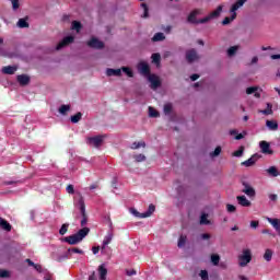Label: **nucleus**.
I'll return each instance as SVG.
<instances>
[{
    "label": "nucleus",
    "mask_w": 280,
    "mask_h": 280,
    "mask_svg": "<svg viewBox=\"0 0 280 280\" xmlns=\"http://www.w3.org/2000/svg\"><path fill=\"white\" fill-rule=\"evenodd\" d=\"M221 13H222V5H219L217 8V10L212 11L208 16L198 20L197 16L199 14H202V11L200 9H196L192 12H190V14L188 15L187 22L192 23V25H200V24L209 23V21H211V19L218 18V15Z\"/></svg>",
    "instance_id": "obj_1"
},
{
    "label": "nucleus",
    "mask_w": 280,
    "mask_h": 280,
    "mask_svg": "<svg viewBox=\"0 0 280 280\" xmlns=\"http://www.w3.org/2000/svg\"><path fill=\"white\" fill-rule=\"evenodd\" d=\"M90 231L91 230L89 228H83L79 230V233L66 237L65 242L72 246H74L75 244H80V242H82V240H84L89 235Z\"/></svg>",
    "instance_id": "obj_2"
},
{
    "label": "nucleus",
    "mask_w": 280,
    "mask_h": 280,
    "mask_svg": "<svg viewBox=\"0 0 280 280\" xmlns=\"http://www.w3.org/2000/svg\"><path fill=\"white\" fill-rule=\"evenodd\" d=\"M247 0H237L231 8L230 12H231V16H226L223 21H222V25H229L230 23H232V21H235V19H237V9L242 8L244 5V3H246Z\"/></svg>",
    "instance_id": "obj_3"
},
{
    "label": "nucleus",
    "mask_w": 280,
    "mask_h": 280,
    "mask_svg": "<svg viewBox=\"0 0 280 280\" xmlns=\"http://www.w3.org/2000/svg\"><path fill=\"white\" fill-rule=\"evenodd\" d=\"M74 206L80 209L81 215L83 219L81 220V226H85L86 224V206L84 205V198L79 196V198L74 199Z\"/></svg>",
    "instance_id": "obj_4"
},
{
    "label": "nucleus",
    "mask_w": 280,
    "mask_h": 280,
    "mask_svg": "<svg viewBox=\"0 0 280 280\" xmlns=\"http://www.w3.org/2000/svg\"><path fill=\"white\" fill-rule=\"evenodd\" d=\"M252 259L253 255L250 254V249H244L242 255L238 256V266H241V268H246Z\"/></svg>",
    "instance_id": "obj_5"
},
{
    "label": "nucleus",
    "mask_w": 280,
    "mask_h": 280,
    "mask_svg": "<svg viewBox=\"0 0 280 280\" xmlns=\"http://www.w3.org/2000/svg\"><path fill=\"white\" fill-rule=\"evenodd\" d=\"M104 143V136H95L88 138V144L92 145L93 148H100Z\"/></svg>",
    "instance_id": "obj_6"
},
{
    "label": "nucleus",
    "mask_w": 280,
    "mask_h": 280,
    "mask_svg": "<svg viewBox=\"0 0 280 280\" xmlns=\"http://www.w3.org/2000/svg\"><path fill=\"white\" fill-rule=\"evenodd\" d=\"M148 81L150 82L151 89L153 91H156L159 89V86H161V79L156 74H149Z\"/></svg>",
    "instance_id": "obj_7"
},
{
    "label": "nucleus",
    "mask_w": 280,
    "mask_h": 280,
    "mask_svg": "<svg viewBox=\"0 0 280 280\" xmlns=\"http://www.w3.org/2000/svg\"><path fill=\"white\" fill-rule=\"evenodd\" d=\"M154 211H156V207L154 205H150L148 208V211L143 212V213H139L137 212V210H133L132 213L133 215H136L137 218H150V215H152V213H154Z\"/></svg>",
    "instance_id": "obj_8"
},
{
    "label": "nucleus",
    "mask_w": 280,
    "mask_h": 280,
    "mask_svg": "<svg viewBox=\"0 0 280 280\" xmlns=\"http://www.w3.org/2000/svg\"><path fill=\"white\" fill-rule=\"evenodd\" d=\"M260 152L262 154H273L275 152L270 149V143L266 140L259 142Z\"/></svg>",
    "instance_id": "obj_9"
},
{
    "label": "nucleus",
    "mask_w": 280,
    "mask_h": 280,
    "mask_svg": "<svg viewBox=\"0 0 280 280\" xmlns=\"http://www.w3.org/2000/svg\"><path fill=\"white\" fill-rule=\"evenodd\" d=\"M200 56H198V52L196 51V49H190L186 51L187 62H196V60H198Z\"/></svg>",
    "instance_id": "obj_10"
},
{
    "label": "nucleus",
    "mask_w": 280,
    "mask_h": 280,
    "mask_svg": "<svg viewBox=\"0 0 280 280\" xmlns=\"http://www.w3.org/2000/svg\"><path fill=\"white\" fill-rule=\"evenodd\" d=\"M243 194H246L249 198H254L255 196V188L250 186L248 183L244 182L243 183Z\"/></svg>",
    "instance_id": "obj_11"
},
{
    "label": "nucleus",
    "mask_w": 280,
    "mask_h": 280,
    "mask_svg": "<svg viewBox=\"0 0 280 280\" xmlns=\"http://www.w3.org/2000/svg\"><path fill=\"white\" fill-rule=\"evenodd\" d=\"M88 46L92 47L93 49H103L104 43L93 37L91 40L88 42Z\"/></svg>",
    "instance_id": "obj_12"
},
{
    "label": "nucleus",
    "mask_w": 280,
    "mask_h": 280,
    "mask_svg": "<svg viewBox=\"0 0 280 280\" xmlns=\"http://www.w3.org/2000/svg\"><path fill=\"white\" fill-rule=\"evenodd\" d=\"M138 70L142 75H145L147 78L150 75V66H148L147 62H140L138 65Z\"/></svg>",
    "instance_id": "obj_13"
},
{
    "label": "nucleus",
    "mask_w": 280,
    "mask_h": 280,
    "mask_svg": "<svg viewBox=\"0 0 280 280\" xmlns=\"http://www.w3.org/2000/svg\"><path fill=\"white\" fill-rule=\"evenodd\" d=\"M267 222H269V224H271V226L275 229V231L278 233V235L280 237V220L267 217Z\"/></svg>",
    "instance_id": "obj_14"
},
{
    "label": "nucleus",
    "mask_w": 280,
    "mask_h": 280,
    "mask_svg": "<svg viewBox=\"0 0 280 280\" xmlns=\"http://www.w3.org/2000/svg\"><path fill=\"white\" fill-rule=\"evenodd\" d=\"M74 38L73 36H67L65 37L58 45H57V50L62 49V47L67 46V45H71V43H73Z\"/></svg>",
    "instance_id": "obj_15"
},
{
    "label": "nucleus",
    "mask_w": 280,
    "mask_h": 280,
    "mask_svg": "<svg viewBox=\"0 0 280 280\" xmlns=\"http://www.w3.org/2000/svg\"><path fill=\"white\" fill-rule=\"evenodd\" d=\"M113 237H114L113 231H109L103 240V246H102L103 250L104 248H106V246H108V244H110V242H113Z\"/></svg>",
    "instance_id": "obj_16"
},
{
    "label": "nucleus",
    "mask_w": 280,
    "mask_h": 280,
    "mask_svg": "<svg viewBox=\"0 0 280 280\" xmlns=\"http://www.w3.org/2000/svg\"><path fill=\"white\" fill-rule=\"evenodd\" d=\"M266 126L271 131L279 130V122H277V120H267Z\"/></svg>",
    "instance_id": "obj_17"
},
{
    "label": "nucleus",
    "mask_w": 280,
    "mask_h": 280,
    "mask_svg": "<svg viewBox=\"0 0 280 280\" xmlns=\"http://www.w3.org/2000/svg\"><path fill=\"white\" fill-rule=\"evenodd\" d=\"M2 73H4L5 75H14V73H16V67L14 66L3 67Z\"/></svg>",
    "instance_id": "obj_18"
},
{
    "label": "nucleus",
    "mask_w": 280,
    "mask_h": 280,
    "mask_svg": "<svg viewBox=\"0 0 280 280\" xmlns=\"http://www.w3.org/2000/svg\"><path fill=\"white\" fill-rule=\"evenodd\" d=\"M236 200L241 207H250V201L246 199V196H237Z\"/></svg>",
    "instance_id": "obj_19"
},
{
    "label": "nucleus",
    "mask_w": 280,
    "mask_h": 280,
    "mask_svg": "<svg viewBox=\"0 0 280 280\" xmlns=\"http://www.w3.org/2000/svg\"><path fill=\"white\" fill-rule=\"evenodd\" d=\"M0 228L2 229V231H7V232L12 231V225L8 221H5L3 218H0Z\"/></svg>",
    "instance_id": "obj_20"
},
{
    "label": "nucleus",
    "mask_w": 280,
    "mask_h": 280,
    "mask_svg": "<svg viewBox=\"0 0 280 280\" xmlns=\"http://www.w3.org/2000/svg\"><path fill=\"white\" fill-rule=\"evenodd\" d=\"M106 75H108L109 78L113 77V75L119 78V75H121V69L108 68L106 70Z\"/></svg>",
    "instance_id": "obj_21"
},
{
    "label": "nucleus",
    "mask_w": 280,
    "mask_h": 280,
    "mask_svg": "<svg viewBox=\"0 0 280 280\" xmlns=\"http://www.w3.org/2000/svg\"><path fill=\"white\" fill-rule=\"evenodd\" d=\"M18 82L22 86H25V85L30 84V77H27L25 74H20V75H18Z\"/></svg>",
    "instance_id": "obj_22"
},
{
    "label": "nucleus",
    "mask_w": 280,
    "mask_h": 280,
    "mask_svg": "<svg viewBox=\"0 0 280 280\" xmlns=\"http://www.w3.org/2000/svg\"><path fill=\"white\" fill-rule=\"evenodd\" d=\"M254 163H257V156L256 155H253L247 161L242 162V165H244L245 167H253Z\"/></svg>",
    "instance_id": "obj_23"
},
{
    "label": "nucleus",
    "mask_w": 280,
    "mask_h": 280,
    "mask_svg": "<svg viewBox=\"0 0 280 280\" xmlns=\"http://www.w3.org/2000/svg\"><path fill=\"white\" fill-rule=\"evenodd\" d=\"M98 275H100V280H106V275H108V270L101 265L98 267Z\"/></svg>",
    "instance_id": "obj_24"
},
{
    "label": "nucleus",
    "mask_w": 280,
    "mask_h": 280,
    "mask_svg": "<svg viewBox=\"0 0 280 280\" xmlns=\"http://www.w3.org/2000/svg\"><path fill=\"white\" fill-rule=\"evenodd\" d=\"M267 174H269V176H273V178H277V176H279V170H277V166H270L267 168Z\"/></svg>",
    "instance_id": "obj_25"
},
{
    "label": "nucleus",
    "mask_w": 280,
    "mask_h": 280,
    "mask_svg": "<svg viewBox=\"0 0 280 280\" xmlns=\"http://www.w3.org/2000/svg\"><path fill=\"white\" fill-rule=\"evenodd\" d=\"M259 113H261V115H272V104L268 103L267 109H261Z\"/></svg>",
    "instance_id": "obj_26"
},
{
    "label": "nucleus",
    "mask_w": 280,
    "mask_h": 280,
    "mask_svg": "<svg viewBox=\"0 0 280 280\" xmlns=\"http://www.w3.org/2000/svg\"><path fill=\"white\" fill-rule=\"evenodd\" d=\"M153 43H159L160 40H165V35L163 33H156L153 38Z\"/></svg>",
    "instance_id": "obj_27"
},
{
    "label": "nucleus",
    "mask_w": 280,
    "mask_h": 280,
    "mask_svg": "<svg viewBox=\"0 0 280 280\" xmlns=\"http://www.w3.org/2000/svg\"><path fill=\"white\" fill-rule=\"evenodd\" d=\"M80 119H82V113L79 112L75 115L71 116L70 121H72V124H78Z\"/></svg>",
    "instance_id": "obj_28"
},
{
    "label": "nucleus",
    "mask_w": 280,
    "mask_h": 280,
    "mask_svg": "<svg viewBox=\"0 0 280 280\" xmlns=\"http://www.w3.org/2000/svg\"><path fill=\"white\" fill-rule=\"evenodd\" d=\"M18 27H21V28L30 27V23H27V20L25 19H20L18 21Z\"/></svg>",
    "instance_id": "obj_29"
},
{
    "label": "nucleus",
    "mask_w": 280,
    "mask_h": 280,
    "mask_svg": "<svg viewBox=\"0 0 280 280\" xmlns=\"http://www.w3.org/2000/svg\"><path fill=\"white\" fill-rule=\"evenodd\" d=\"M69 110H71V106H69V105H61L59 108L60 115H67V113H69Z\"/></svg>",
    "instance_id": "obj_30"
},
{
    "label": "nucleus",
    "mask_w": 280,
    "mask_h": 280,
    "mask_svg": "<svg viewBox=\"0 0 280 280\" xmlns=\"http://www.w3.org/2000/svg\"><path fill=\"white\" fill-rule=\"evenodd\" d=\"M186 242H187V236L180 235L178 243H177L178 248H183V246H185Z\"/></svg>",
    "instance_id": "obj_31"
},
{
    "label": "nucleus",
    "mask_w": 280,
    "mask_h": 280,
    "mask_svg": "<svg viewBox=\"0 0 280 280\" xmlns=\"http://www.w3.org/2000/svg\"><path fill=\"white\" fill-rule=\"evenodd\" d=\"M139 148H145V143L141 141V142H133L131 144V150H139Z\"/></svg>",
    "instance_id": "obj_32"
},
{
    "label": "nucleus",
    "mask_w": 280,
    "mask_h": 280,
    "mask_svg": "<svg viewBox=\"0 0 280 280\" xmlns=\"http://www.w3.org/2000/svg\"><path fill=\"white\" fill-rule=\"evenodd\" d=\"M264 259L266 261H271V259H272V249H266L265 255H264Z\"/></svg>",
    "instance_id": "obj_33"
},
{
    "label": "nucleus",
    "mask_w": 280,
    "mask_h": 280,
    "mask_svg": "<svg viewBox=\"0 0 280 280\" xmlns=\"http://www.w3.org/2000/svg\"><path fill=\"white\" fill-rule=\"evenodd\" d=\"M211 262L213 264V266H218V264H220V255L212 254L211 255Z\"/></svg>",
    "instance_id": "obj_34"
},
{
    "label": "nucleus",
    "mask_w": 280,
    "mask_h": 280,
    "mask_svg": "<svg viewBox=\"0 0 280 280\" xmlns=\"http://www.w3.org/2000/svg\"><path fill=\"white\" fill-rule=\"evenodd\" d=\"M237 49H240L238 46H232L228 49V56H235V54H237Z\"/></svg>",
    "instance_id": "obj_35"
},
{
    "label": "nucleus",
    "mask_w": 280,
    "mask_h": 280,
    "mask_svg": "<svg viewBox=\"0 0 280 280\" xmlns=\"http://www.w3.org/2000/svg\"><path fill=\"white\" fill-rule=\"evenodd\" d=\"M152 58V62H154V65H160L161 63V55L160 54H153L151 56Z\"/></svg>",
    "instance_id": "obj_36"
},
{
    "label": "nucleus",
    "mask_w": 280,
    "mask_h": 280,
    "mask_svg": "<svg viewBox=\"0 0 280 280\" xmlns=\"http://www.w3.org/2000/svg\"><path fill=\"white\" fill-rule=\"evenodd\" d=\"M73 253H77L79 255H84V252L82 249L78 248V247H73V248L68 249V255H71Z\"/></svg>",
    "instance_id": "obj_37"
},
{
    "label": "nucleus",
    "mask_w": 280,
    "mask_h": 280,
    "mask_svg": "<svg viewBox=\"0 0 280 280\" xmlns=\"http://www.w3.org/2000/svg\"><path fill=\"white\" fill-rule=\"evenodd\" d=\"M72 30H75V32H80L82 30V24L78 21L72 22Z\"/></svg>",
    "instance_id": "obj_38"
},
{
    "label": "nucleus",
    "mask_w": 280,
    "mask_h": 280,
    "mask_svg": "<svg viewBox=\"0 0 280 280\" xmlns=\"http://www.w3.org/2000/svg\"><path fill=\"white\" fill-rule=\"evenodd\" d=\"M164 115H172V104L167 103L164 105Z\"/></svg>",
    "instance_id": "obj_39"
},
{
    "label": "nucleus",
    "mask_w": 280,
    "mask_h": 280,
    "mask_svg": "<svg viewBox=\"0 0 280 280\" xmlns=\"http://www.w3.org/2000/svg\"><path fill=\"white\" fill-rule=\"evenodd\" d=\"M207 218H209L208 214H202V215L200 217V224H211V222H210L209 219H207Z\"/></svg>",
    "instance_id": "obj_40"
},
{
    "label": "nucleus",
    "mask_w": 280,
    "mask_h": 280,
    "mask_svg": "<svg viewBox=\"0 0 280 280\" xmlns=\"http://www.w3.org/2000/svg\"><path fill=\"white\" fill-rule=\"evenodd\" d=\"M149 116L159 117V112L154 107H149Z\"/></svg>",
    "instance_id": "obj_41"
},
{
    "label": "nucleus",
    "mask_w": 280,
    "mask_h": 280,
    "mask_svg": "<svg viewBox=\"0 0 280 280\" xmlns=\"http://www.w3.org/2000/svg\"><path fill=\"white\" fill-rule=\"evenodd\" d=\"M121 70L124 71V73H126V75H128V78H132L133 73L132 70H130V68L122 67Z\"/></svg>",
    "instance_id": "obj_42"
},
{
    "label": "nucleus",
    "mask_w": 280,
    "mask_h": 280,
    "mask_svg": "<svg viewBox=\"0 0 280 280\" xmlns=\"http://www.w3.org/2000/svg\"><path fill=\"white\" fill-rule=\"evenodd\" d=\"M69 229V224L65 223L62 224L61 229L59 230L60 235H65Z\"/></svg>",
    "instance_id": "obj_43"
},
{
    "label": "nucleus",
    "mask_w": 280,
    "mask_h": 280,
    "mask_svg": "<svg viewBox=\"0 0 280 280\" xmlns=\"http://www.w3.org/2000/svg\"><path fill=\"white\" fill-rule=\"evenodd\" d=\"M133 159H136L137 163H142V161H145V155L137 154L133 156Z\"/></svg>",
    "instance_id": "obj_44"
},
{
    "label": "nucleus",
    "mask_w": 280,
    "mask_h": 280,
    "mask_svg": "<svg viewBox=\"0 0 280 280\" xmlns=\"http://www.w3.org/2000/svg\"><path fill=\"white\" fill-rule=\"evenodd\" d=\"M199 277L202 280H208L209 279V272H207V270H201L200 273H199Z\"/></svg>",
    "instance_id": "obj_45"
},
{
    "label": "nucleus",
    "mask_w": 280,
    "mask_h": 280,
    "mask_svg": "<svg viewBox=\"0 0 280 280\" xmlns=\"http://www.w3.org/2000/svg\"><path fill=\"white\" fill-rule=\"evenodd\" d=\"M226 210H228L229 213H235L236 208H235V206H233L231 203H228L226 205Z\"/></svg>",
    "instance_id": "obj_46"
},
{
    "label": "nucleus",
    "mask_w": 280,
    "mask_h": 280,
    "mask_svg": "<svg viewBox=\"0 0 280 280\" xmlns=\"http://www.w3.org/2000/svg\"><path fill=\"white\" fill-rule=\"evenodd\" d=\"M135 275H137V270H135V269H127L126 270V276L127 277H135Z\"/></svg>",
    "instance_id": "obj_47"
},
{
    "label": "nucleus",
    "mask_w": 280,
    "mask_h": 280,
    "mask_svg": "<svg viewBox=\"0 0 280 280\" xmlns=\"http://www.w3.org/2000/svg\"><path fill=\"white\" fill-rule=\"evenodd\" d=\"M220 152H222V148L217 147V148L214 149V152L211 153V156H220Z\"/></svg>",
    "instance_id": "obj_48"
},
{
    "label": "nucleus",
    "mask_w": 280,
    "mask_h": 280,
    "mask_svg": "<svg viewBox=\"0 0 280 280\" xmlns=\"http://www.w3.org/2000/svg\"><path fill=\"white\" fill-rule=\"evenodd\" d=\"M10 1L12 3V9L13 10H19V7H20L19 0H10Z\"/></svg>",
    "instance_id": "obj_49"
},
{
    "label": "nucleus",
    "mask_w": 280,
    "mask_h": 280,
    "mask_svg": "<svg viewBox=\"0 0 280 280\" xmlns=\"http://www.w3.org/2000/svg\"><path fill=\"white\" fill-rule=\"evenodd\" d=\"M256 91H257V88L252 86V88H247L246 93L247 95H253V93H256Z\"/></svg>",
    "instance_id": "obj_50"
},
{
    "label": "nucleus",
    "mask_w": 280,
    "mask_h": 280,
    "mask_svg": "<svg viewBox=\"0 0 280 280\" xmlns=\"http://www.w3.org/2000/svg\"><path fill=\"white\" fill-rule=\"evenodd\" d=\"M244 154V147H241L237 151L234 152V156H242Z\"/></svg>",
    "instance_id": "obj_51"
},
{
    "label": "nucleus",
    "mask_w": 280,
    "mask_h": 280,
    "mask_svg": "<svg viewBox=\"0 0 280 280\" xmlns=\"http://www.w3.org/2000/svg\"><path fill=\"white\" fill-rule=\"evenodd\" d=\"M141 8H143V10H144L143 18H144V19H148V4L142 3V4H141Z\"/></svg>",
    "instance_id": "obj_52"
},
{
    "label": "nucleus",
    "mask_w": 280,
    "mask_h": 280,
    "mask_svg": "<svg viewBox=\"0 0 280 280\" xmlns=\"http://www.w3.org/2000/svg\"><path fill=\"white\" fill-rule=\"evenodd\" d=\"M0 277L2 279H5V277H10V272L9 271H5V270H0Z\"/></svg>",
    "instance_id": "obj_53"
},
{
    "label": "nucleus",
    "mask_w": 280,
    "mask_h": 280,
    "mask_svg": "<svg viewBox=\"0 0 280 280\" xmlns=\"http://www.w3.org/2000/svg\"><path fill=\"white\" fill-rule=\"evenodd\" d=\"M67 192L68 194H74V188H73V185H68L67 188H66Z\"/></svg>",
    "instance_id": "obj_54"
},
{
    "label": "nucleus",
    "mask_w": 280,
    "mask_h": 280,
    "mask_svg": "<svg viewBox=\"0 0 280 280\" xmlns=\"http://www.w3.org/2000/svg\"><path fill=\"white\" fill-rule=\"evenodd\" d=\"M278 198L279 197L275 194L269 195V200H271V202H277Z\"/></svg>",
    "instance_id": "obj_55"
},
{
    "label": "nucleus",
    "mask_w": 280,
    "mask_h": 280,
    "mask_svg": "<svg viewBox=\"0 0 280 280\" xmlns=\"http://www.w3.org/2000/svg\"><path fill=\"white\" fill-rule=\"evenodd\" d=\"M257 226H259V221H252L250 222V228L252 229H257Z\"/></svg>",
    "instance_id": "obj_56"
},
{
    "label": "nucleus",
    "mask_w": 280,
    "mask_h": 280,
    "mask_svg": "<svg viewBox=\"0 0 280 280\" xmlns=\"http://www.w3.org/2000/svg\"><path fill=\"white\" fill-rule=\"evenodd\" d=\"M257 62H259V58L257 56L253 57L250 65H257Z\"/></svg>",
    "instance_id": "obj_57"
},
{
    "label": "nucleus",
    "mask_w": 280,
    "mask_h": 280,
    "mask_svg": "<svg viewBox=\"0 0 280 280\" xmlns=\"http://www.w3.org/2000/svg\"><path fill=\"white\" fill-rule=\"evenodd\" d=\"M198 78H200L199 74H192V75H190V80H191L192 82H196V80H198Z\"/></svg>",
    "instance_id": "obj_58"
},
{
    "label": "nucleus",
    "mask_w": 280,
    "mask_h": 280,
    "mask_svg": "<svg viewBox=\"0 0 280 280\" xmlns=\"http://www.w3.org/2000/svg\"><path fill=\"white\" fill-rule=\"evenodd\" d=\"M201 238H202V240H210V238H211V235L205 233V234H201Z\"/></svg>",
    "instance_id": "obj_59"
},
{
    "label": "nucleus",
    "mask_w": 280,
    "mask_h": 280,
    "mask_svg": "<svg viewBox=\"0 0 280 280\" xmlns=\"http://www.w3.org/2000/svg\"><path fill=\"white\" fill-rule=\"evenodd\" d=\"M92 253L93 255H97V253H100V247H93Z\"/></svg>",
    "instance_id": "obj_60"
},
{
    "label": "nucleus",
    "mask_w": 280,
    "mask_h": 280,
    "mask_svg": "<svg viewBox=\"0 0 280 280\" xmlns=\"http://www.w3.org/2000/svg\"><path fill=\"white\" fill-rule=\"evenodd\" d=\"M271 60H280V54L279 55H271Z\"/></svg>",
    "instance_id": "obj_61"
},
{
    "label": "nucleus",
    "mask_w": 280,
    "mask_h": 280,
    "mask_svg": "<svg viewBox=\"0 0 280 280\" xmlns=\"http://www.w3.org/2000/svg\"><path fill=\"white\" fill-rule=\"evenodd\" d=\"M261 233H262L264 235H266V234H267V235H271L270 230H268V229L262 230Z\"/></svg>",
    "instance_id": "obj_62"
},
{
    "label": "nucleus",
    "mask_w": 280,
    "mask_h": 280,
    "mask_svg": "<svg viewBox=\"0 0 280 280\" xmlns=\"http://www.w3.org/2000/svg\"><path fill=\"white\" fill-rule=\"evenodd\" d=\"M236 141H240L241 139H244V135L242 133H238L236 137H235Z\"/></svg>",
    "instance_id": "obj_63"
},
{
    "label": "nucleus",
    "mask_w": 280,
    "mask_h": 280,
    "mask_svg": "<svg viewBox=\"0 0 280 280\" xmlns=\"http://www.w3.org/2000/svg\"><path fill=\"white\" fill-rule=\"evenodd\" d=\"M89 280H97V278L95 277V272H93L90 277Z\"/></svg>",
    "instance_id": "obj_64"
}]
</instances>
